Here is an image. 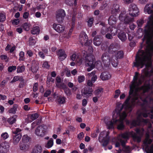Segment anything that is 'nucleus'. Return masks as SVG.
Instances as JSON below:
<instances>
[{
  "instance_id": "obj_38",
  "label": "nucleus",
  "mask_w": 153,
  "mask_h": 153,
  "mask_svg": "<svg viewBox=\"0 0 153 153\" xmlns=\"http://www.w3.org/2000/svg\"><path fill=\"white\" fill-rule=\"evenodd\" d=\"M136 86V85L134 82H132V85L130 87V91H129V95H131L134 93V89Z\"/></svg>"
},
{
  "instance_id": "obj_21",
  "label": "nucleus",
  "mask_w": 153,
  "mask_h": 153,
  "mask_svg": "<svg viewBox=\"0 0 153 153\" xmlns=\"http://www.w3.org/2000/svg\"><path fill=\"white\" fill-rule=\"evenodd\" d=\"M42 151V147L39 145H36L33 148L31 153H41Z\"/></svg>"
},
{
  "instance_id": "obj_33",
  "label": "nucleus",
  "mask_w": 153,
  "mask_h": 153,
  "mask_svg": "<svg viewBox=\"0 0 153 153\" xmlns=\"http://www.w3.org/2000/svg\"><path fill=\"white\" fill-rule=\"evenodd\" d=\"M39 67L36 64H32L31 65L30 69L32 72L33 74H36L38 70Z\"/></svg>"
},
{
  "instance_id": "obj_27",
  "label": "nucleus",
  "mask_w": 153,
  "mask_h": 153,
  "mask_svg": "<svg viewBox=\"0 0 153 153\" xmlns=\"http://www.w3.org/2000/svg\"><path fill=\"white\" fill-rule=\"evenodd\" d=\"M150 88V85L149 83L141 86L140 87V89L143 91L144 93H145L147 92Z\"/></svg>"
},
{
  "instance_id": "obj_15",
  "label": "nucleus",
  "mask_w": 153,
  "mask_h": 153,
  "mask_svg": "<svg viewBox=\"0 0 153 153\" xmlns=\"http://www.w3.org/2000/svg\"><path fill=\"white\" fill-rule=\"evenodd\" d=\"M9 146L6 142L0 144V153H5L8 150Z\"/></svg>"
},
{
  "instance_id": "obj_56",
  "label": "nucleus",
  "mask_w": 153,
  "mask_h": 153,
  "mask_svg": "<svg viewBox=\"0 0 153 153\" xmlns=\"http://www.w3.org/2000/svg\"><path fill=\"white\" fill-rule=\"evenodd\" d=\"M39 115L37 113H35L32 114L30 116V119L33 120H35L37 118H38Z\"/></svg>"
},
{
  "instance_id": "obj_36",
  "label": "nucleus",
  "mask_w": 153,
  "mask_h": 153,
  "mask_svg": "<svg viewBox=\"0 0 153 153\" xmlns=\"http://www.w3.org/2000/svg\"><path fill=\"white\" fill-rule=\"evenodd\" d=\"M25 70V67L24 65H19L17 67L16 72L17 73H23Z\"/></svg>"
},
{
  "instance_id": "obj_47",
  "label": "nucleus",
  "mask_w": 153,
  "mask_h": 153,
  "mask_svg": "<svg viewBox=\"0 0 153 153\" xmlns=\"http://www.w3.org/2000/svg\"><path fill=\"white\" fill-rule=\"evenodd\" d=\"M64 92L67 96H70L71 94V92L70 89L68 87L64 90Z\"/></svg>"
},
{
  "instance_id": "obj_49",
  "label": "nucleus",
  "mask_w": 153,
  "mask_h": 153,
  "mask_svg": "<svg viewBox=\"0 0 153 153\" xmlns=\"http://www.w3.org/2000/svg\"><path fill=\"white\" fill-rule=\"evenodd\" d=\"M125 127V126L123 122H121L117 126V128L119 130H123Z\"/></svg>"
},
{
  "instance_id": "obj_4",
  "label": "nucleus",
  "mask_w": 153,
  "mask_h": 153,
  "mask_svg": "<svg viewBox=\"0 0 153 153\" xmlns=\"http://www.w3.org/2000/svg\"><path fill=\"white\" fill-rule=\"evenodd\" d=\"M85 58L87 66L88 67L87 71L89 72L92 70L95 67L96 62L94 56L92 54H90L86 56Z\"/></svg>"
},
{
  "instance_id": "obj_37",
  "label": "nucleus",
  "mask_w": 153,
  "mask_h": 153,
  "mask_svg": "<svg viewBox=\"0 0 153 153\" xmlns=\"http://www.w3.org/2000/svg\"><path fill=\"white\" fill-rule=\"evenodd\" d=\"M20 147L21 150H27L29 148V146L26 143H23L20 144Z\"/></svg>"
},
{
  "instance_id": "obj_6",
  "label": "nucleus",
  "mask_w": 153,
  "mask_h": 153,
  "mask_svg": "<svg viewBox=\"0 0 153 153\" xmlns=\"http://www.w3.org/2000/svg\"><path fill=\"white\" fill-rule=\"evenodd\" d=\"M128 14L131 17H136L139 14V11L136 5L131 4L128 8Z\"/></svg>"
},
{
  "instance_id": "obj_16",
  "label": "nucleus",
  "mask_w": 153,
  "mask_h": 153,
  "mask_svg": "<svg viewBox=\"0 0 153 153\" xmlns=\"http://www.w3.org/2000/svg\"><path fill=\"white\" fill-rule=\"evenodd\" d=\"M53 27L56 31L59 33L63 32L65 28L64 26L56 23L53 24Z\"/></svg>"
},
{
  "instance_id": "obj_8",
  "label": "nucleus",
  "mask_w": 153,
  "mask_h": 153,
  "mask_svg": "<svg viewBox=\"0 0 153 153\" xmlns=\"http://www.w3.org/2000/svg\"><path fill=\"white\" fill-rule=\"evenodd\" d=\"M65 15V12L64 10L62 9L58 10L56 13V21L59 23H63Z\"/></svg>"
},
{
  "instance_id": "obj_48",
  "label": "nucleus",
  "mask_w": 153,
  "mask_h": 153,
  "mask_svg": "<svg viewBox=\"0 0 153 153\" xmlns=\"http://www.w3.org/2000/svg\"><path fill=\"white\" fill-rule=\"evenodd\" d=\"M85 79V77L83 75L79 76L78 77V81L79 83H81L84 82Z\"/></svg>"
},
{
  "instance_id": "obj_32",
  "label": "nucleus",
  "mask_w": 153,
  "mask_h": 153,
  "mask_svg": "<svg viewBox=\"0 0 153 153\" xmlns=\"http://www.w3.org/2000/svg\"><path fill=\"white\" fill-rule=\"evenodd\" d=\"M28 42L29 45L32 46L35 45L36 42V40L35 37H30L29 38Z\"/></svg>"
},
{
  "instance_id": "obj_42",
  "label": "nucleus",
  "mask_w": 153,
  "mask_h": 153,
  "mask_svg": "<svg viewBox=\"0 0 153 153\" xmlns=\"http://www.w3.org/2000/svg\"><path fill=\"white\" fill-rule=\"evenodd\" d=\"M56 85L57 88L64 90L68 87L64 83L61 84L56 83Z\"/></svg>"
},
{
  "instance_id": "obj_9",
  "label": "nucleus",
  "mask_w": 153,
  "mask_h": 153,
  "mask_svg": "<svg viewBox=\"0 0 153 153\" xmlns=\"http://www.w3.org/2000/svg\"><path fill=\"white\" fill-rule=\"evenodd\" d=\"M47 128L44 125L38 126L35 131V134L38 136L43 137L47 133Z\"/></svg>"
},
{
  "instance_id": "obj_18",
  "label": "nucleus",
  "mask_w": 153,
  "mask_h": 153,
  "mask_svg": "<svg viewBox=\"0 0 153 153\" xmlns=\"http://www.w3.org/2000/svg\"><path fill=\"white\" fill-rule=\"evenodd\" d=\"M87 36L86 34H83L82 36V37L80 38V41L82 43L85 42V45L86 46H90V43L88 41Z\"/></svg>"
},
{
  "instance_id": "obj_34",
  "label": "nucleus",
  "mask_w": 153,
  "mask_h": 153,
  "mask_svg": "<svg viewBox=\"0 0 153 153\" xmlns=\"http://www.w3.org/2000/svg\"><path fill=\"white\" fill-rule=\"evenodd\" d=\"M18 105L17 104H14L13 107L11 108L9 110L8 112L9 113L13 114H15L16 113L17 109L18 107Z\"/></svg>"
},
{
  "instance_id": "obj_43",
  "label": "nucleus",
  "mask_w": 153,
  "mask_h": 153,
  "mask_svg": "<svg viewBox=\"0 0 153 153\" xmlns=\"http://www.w3.org/2000/svg\"><path fill=\"white\" fill-rule=\"evenodd\" d=\"M30 24L28 23L25 22L22 25L23 29L26 31H28L30 29Z\"/></svg>"
},
{
  "instance_id": "obj_51",
  "label": "nucleus",
  "mask_w": 153,
  "mask_h": 153,
  "mask_svg": "<svg viewBox=\"0 0 153 153\" xmlns=\"http://www.w3.org/2000/svg\"><path fill=\"white\" fill-rule=\"evenodd\" d=\"M16 69V66H11L8 67V71L9 72L11 73L15 70Z\"/></svg>"
},
{
  "instance_id": "obj_31",
  "label": "nucleus",
  "mask_w": 153,
  "mask_h": 153,
  "mask_svg": "<svg viewBox=\"0 0 153 153\" xmlns=\"http://www.w3.org/2000/svg\"><path fill=\"white\" fill-rule=\"evenodd\" d=\"M40 31V28L39 26H36L34 27L31 30V33L33 34H38Z\"/></svg>"
},
{
  "instance_id": "obj_46",
  "label": "nucleus",
  "mask_w": 153,
  "mask_h": 153,
  "mask_svg": "<svg viewBox=\"0 0 153 153\" xmlns=\"http://www.w3.org/2000/svg\"><path fill=\"white\" fill-rule=\"evenodd\" d=\"M94 18L93 17L89 18L88 21V26L89 27H91L92 26L94 21Z\"/></svg>"
},
{
  "instance_id": "obj_45",
  "label": "nucleus",
  "mask_w": 153,
  "mask_h": 153,
  "mask_svg": "<svg viewBox=\"0 0 153 153\" xmlns=\"http://www.w3.org/2000/svg\"><path fill=\"white\" fill-rule=\"evenodd\" d=\"M19 61H23L25 59V53L23 51H21L19 54Z\"/></svg>"
},
{
  "instance_id": "obj_17",
  "label": "nucleus",
  "mask_w": 153,
  "mask_h": 153,
  "mask_svg": "<svg viewBox=\"0 0 153 153\" xmlns=\"http://www.w3.org/2000/svg\"><path fill=\"white\" fill-rule=\"evenodd\" d=\"M116 50L117 47L116 45L114 43H112L108 47V51L109 53L113 54Z\"/></svg>"
},
{
  "instance_id": "obj_30",
  "label": "nucleus",
  "mask_w": 153,
  "mask_h": 153,
  "mask_svg": "<svg viewBox=\"0 0 153 153\" xmlns=\"http://www.w3.org/2000/svg\"><path fill=\"white\" fill-rule=\"evenodd\" d=\"M117 121V120H116L115 121L114 120L113 121L111 120L110 121H109L107 123L106 122V124L108 127V128L109 129L114 128V123H116Z\"/></svg>"
},
{
  "instance_id": "obj_64",
  "label": "nucleus",
  "mask_w": 153,
  "mask_h": 153,
  "mask_svg": "<svg viewBox=\"0 0 153 153\" xmlns=\"http://www.w3.org/2000/svg\"><path fill=\"white\" fill-rule=\"evenodd\" d=\"M38 90V84L37 82L35 83L33 87V91L34 92Z\"/></svg>"
},
{
  "instance_id": "obj_40",
  "label": "nucleus",
  "mask_w": 153,
  "mask_h": 153,
  "mask_svg": "<svg viewBox=\"0 0 153 153\" xmlns=\"http://www.w3.org/2000/svg\"><path fill=\"white\" fill-rule=\"evenodd\" d=\"M135 131L136 133H135L137 134H138L140 137H141V136H142L143 134V132L144 131V130L143 128H142L141 129H140L139 128H137L135 129Z\"/></svg>"
},
{
  "instance_id": "obj_57",
  "label": "nucleus",
  "mask_w": 153,
  "mask_h": 153,
  "mask_svg": "<svg viewBox=\"0 0 153 153\" xmlns=\"http://www.w3.org/2000/svg\"><path fill=\"white\" fill-rule=\"evenodd\" d=\"M137 22L138 27H141L144 23V21L143 19H140L137 20Z\"/></svg>"
},
{
  "instance_id": "obj_22",
  "label": "nucleus",
  "mask_w": 153,
  "mask_h": 153,
  "mask_svg": "<svg viewBox=\"0 0 153 153\" xmlns=\"http://www.w3.org/2000/svg\"><path fill=\"white\" fill-rule=\"evenodd\" d=\"M120 11L119 6L118 4H113V7L111 10V13L113 14H116Z\"/></svg>"
},
{
  "instance_id": "obj_54",
  "label": "nucleus",
  "mask_w": 153,
  "mask_h": 153,
  "mask_svg": "<svg viewBox=\"0 0 153 153\" xmlns=\"http://www.w3.org/2000/svg\"><path fill=\"white\" fill-rule=\"evenodd\" d=\"M42 67L46 69H49L50 67L48 62L45 61L43 62L42 65Z\"/></svg>"
},
{
  "instance_id": "obj_2",
  "label": "nucleus",
  "mask_w": 153,
  "mask_h": 153,
  "mask_svg": "<svg viewBox=\"0 0 153 153\" xmlns=\"http://www.w3.org/2000/svg\"><path fill=\"white\" fill-rule=\"evenodd\" d=\"M144 35L142 39V42L140 43V49H142L144 46L143 43L146 39L151 36L153 37V20H150L147 22L144 30Z\"/></svg>"
},
{
  "instance_id": "obj_62",
  "label": "nucleus",
  "mask_w": 153,
  "mask_h": 153,
  "mask_svg": "<svg viewBox=\"0 0 153 153\" xmlns=\"http://www.w3.org/2000/svg\"><path fill=\"white\" fill-rule=\"evenodd\" d=\"M51 91L50 90H46L44 93V96L45 97H47L49 96L51 93Z\"/></svg>"
},
{
  "instance_id": "obj_35",
  "label": "nucleus",
  "mask_w": 153,
  "mask_h": 153,
  "mask_svg": "<svg viewBox=\"0 0 153 153\" xmlns=\"http://www.w3.org/2000/svg\"><path fill=\"white\" fill-rule=\"evenodd\" d=\"M16 116L13 115V116L8 118L7 120V122L10 124H12L15 123L16 120Z\"/></svg>"
},
{
  "instance_id": "obj_50",
  "label": "nucleus",
  "mask_w": 153,
  "mask_h": 153,
  "mask_svg": "<svg viewBox=\"0 0 153 153\" xmlns=\"http://www.w3.org/2000/svg\"><path fill=\"white\" fill-rule=\"evenodd\" d=\"M55 81L54 79L51 77H48L47 79V83L48 85H50L51 82L53 83Z\"/></svg>"
},
{
  "instance_id": "obj_10",
  "label": "nucleus",
  "mask_w": 153,
  "mask_h": 153,
  "mask_svg": "<svg viewBox=\"0 0 153 153\" xmlns=\"http://www.w3.org/2000/svg\"><path fill=\"white\" fill-rule=\"evenodd\" d=\"M111 57L107 53H104L101 56V59L104 66L106 67L109 66L111 63Z\"/></svg>"
},
{
  "instance_id": "obj_63",
  "label": "nucleus",
  "mask_w": 153,
  "mask_h": 153,
  "mask_svg": "<svg viewBox=\"0 0 153 153\" xmlns=\"http://www.w3.org/2000/svg\"><path fill=\"white\" fill-rule=\"evenodd\" d=\"M120 92V90L117 89L115 91V94L114 96V98H117L119 96Z\"/></svg>"
},
{
  "instance_id": "obj_3",
  "label": "nucleus",
  "mask_w": 153,
  "mask_h": 153,
  "mask_svg": "<svg viewBox=\"0 0 153 153\" xmlns=\"http://www.w3.org/2000/svg\"><path fill=\"white\" fill-rule=\"evenodd\" d=\"M126 13L125 11L121 12L119 16V19L121 21H124L126 24L130 23L129 27L131 30H134L136 26L134 24L131 23L134 20V18L130 17L127 15H126Z\"/></svg>"
},
{
  "instance_id": "obj_24",
  "label": "nucleus",
  "mask_w": 153,
  "mask_h": 153,
  "mask_svg": "<svg viewBox=\"0 0 153 153\" xmlns=\"http://www.w3.org/2000/svg\"><path fill=\"white\" fill-rule=\"evenodd\" d=\"M66 98L61 95L57 96V102L58 104H64L66 102Z\"/></svg>"
},
{
  "instance_id": "obj_58",
  "label": "nucleus",
  "mask_w": 153,
  "mask_h": 153,
  "mask_svg": "<svg viewBox=\"0 0 153 153\" xmlns=\"http://www.w3.org/2000/svg\"><path fill=\"white\" fill-rule=\"evenodd\" d=\"M144 71L143 73L146 77H149L151 76V74L150 72L148 70H146V69L143 70Z\"/></svg>"
},
{
  "instance_id": "obj_12",
  "label": "nucleus",
  "mask_w": 153,
  "mask_h": 153,
  "mask_svg": "<svg viewBox=\"0 0 153 153\" xmlns=\"http://www.w3.org/2000/svg\"><path fill=\"white\" fill-rule=\"evenodd\" d=\"M56 55L58 56L59 59L61 61H63L67 57V55L64 49H59L56 51Z\"/></svg>"
},
{
  "instance_id": "obj_19",
  "label": "nucleus",
  "mask_w": 153,
  "mask_h": 153,
  "mask_svg": "<svg viewBox=\"0 0 153 153\" xmlns=\"http://www.w3.org/2000/svg\"><path fill=\"white\" fill-rule=\"evenodd\" d=\"M102 42V39L100 38V36H97L93 39L94 44L97 46H99L101 44Z\"/></svg>"
},
{
  "instance_id": "obj_41",
  "label": "nucleus",
  "mask_w": 153,
  "mask_h": 153,
  "mask_svg": "<svg viewBox=\"0 0 153 153\" xmlns=\"http://www.w3.org/2000/svg\"><path fill=\"white\" fill-rule=\"evenodd\" d=\"M30 138L27 135H25L23 136L22 138V142L27 143L29 141Z\"/></svg>"
},
{
  "instance_id": "obj_26",
  "label": "nucleus",
  "mask_w": 153,
  "mask_h": 153,
  "mask_svg": "<svg viewBox=\"0 0 153 153\" xmlns=\"http://www.w3.org/2000/svg\"><path fill=\"white\" fill-rule=\"evenodd\" d=\"M124 52L122 51H117L114 55L115 57L118 59H120L124 57Z\"/></svg>"
},
{
  "instance_id": "obj_25",
  "label": "nucleus",
  "mask_w": 153,
  "mask_h": 153,
  "mask_svg": "<svg viewBox=\"0 0 153 153\" xmlns=\"http://www.w3.org/2000/svg\"><path fill=\"white\" fill-rule=\"evenodd\" d=\"M117 19L114 16H111L109 17L108 19V24L111 25L116 24L117 22Z\"/></svg>"
},
{
  "instance_id": "obj_52",
  "label": "nucleus",
  "mask_w": 153,
  "mask_h": 153,
  "mask_svg": "<svg viewBox=\"0 0 153 153\" xmlns=\"http://www.w3.org/2000/svg\"><path fill=\"white\" fill-rule=\"evenodd\" d=\"M139 74L137 72H135V74L134 76L133 79V81L134 82H134L135 83V85L137 83V80L138 79V76Z\"/></svg>"
},
{
  "instance_id": "obj_59",
  "label": "nucleus",
  "mask_w": 153,
  "mask_h": 153,
  "mask_svg": "<svg viewBox=\"0 0 153 153\" xmlns=\"http://www.w3.org/2000/svg\"><path fill=\"white\" fill-rule=\"evenodd\" d=\"M107 134V131H105L101 132L99 136V139H100L101 137H103L104 139L105 138V134Z\"/></svg>"
},
{
  "instance_id": "obj_28",
  "label": "nucleus",
  "mask_w": 153,
  "mask_h": 153,
  "mask_svg": "<svg viewBox=\"0 0 153 153\" xmlns=\"http://www.w3.org/2000/svg\"><path fill=\"white\" fill-rule=\"evenodd\" d=\"M149 134L147 135L146 137L143 141V144L146 146H148L149 144H151L152 142V139L149 138Z\"/></svg>"
},
{
  "instance_id": "obj_14",
  "label": "nucleus",
  "mask_w": 153,
  "mask_h": 153,
  "mask_svg": "<svg viewBox=\"0 0 153 153\" xmlns=\"http://www.w3.org/2000/svg\"><path fill=\"white\" fill-rule=\"evenodd\" d=\"M93 90L92 87H86L84 89L83 94L84 95H86L87 97H89L92 94V92Z\"/></svg>"
},
{
  "instance_id": "obj_53",
  "label": "nucleus",
  "mask_w": 153,
  "mask_h": 153,
  "mask_svg": "<svg viewBox=\"0 0 153 153\" xmlns=\"http://www.w3.org/2000/svg\"><path fill=\"white\" fill-rule=\"evenodd\" d=\"M53 140L52 138H51L48 141L47 143V148H51L53 146Z\"/></svg>"
},
{
  "instance_id": "obj_44",
  "label": "nucleus",
  "mask_w": 153,
  "mask_h": 153,
  "mask_svg": "<svg viewBox=\"0 0 153 153\" xmlns=\"http://www.w3.org/2000/svg\"><path fill=\"white\" fill-rule=\"evenodd\" d=\"M131 100L132 107L134 105L136 101H137L138 102H139V97L137 96H135L133 98H132Z\"/></svg>"
},
{
  "instance_id": "obj_29",
  "label": "nucleus",
  "mask_w": 153,
  "mask_h": 153,
  "mask_svg": "<svg viewBox=\"0 0 153 153\" xmlns=\"http://www.w3.org/2000/svg\"><path fill=\"white\" fill-rule=\"evenodd\" d=\"M114 56L112 55L111 57V62L112 65V66L114 67H117V65L118 64V59L114 57V59H113Z\"/></svg>"
},
{
  "instance_id": "obj_23",
  "label": "nucleus",
  "mask_w": 153,
  "mask_h": 153,
  "mask_svg": "<svg viewBox=\"0 0 153 153\" xmlns=\"http://www.w3.org/2000/svg\"><path fill=\"white\" fill-rule=\"evenodd\" d=\"M111 77L110 74L107 72L102 73L100 76L101 79L103 80H107L109 79Z\"/></svg>"
},
{
  "instance_id": "obj_39",
  "label": "nucleus",
  "mask_w": 153,
  "mask_h": 153,
  "mask_svg": "<svg viewBox=\"0 0 153 153\" xmlns=\"http://www.w3.org/2000/svg\"><path fill=\"white\" fill-rule=\"evenodd\" d=\"M140 122V120L139 119H137V120H133L131 122V125L133 126H136L137 125H139Z\"/></svg>"
},
{
  "instance_id": "obj_5",
  "label": "nucleus",
  "mask_w": 153,
  "mask_h": 153,
  "mask_svg": "<svg viewBox=\"0 0 153 153\" xmlns=\"http://www.w3.org/2000/svg\"><path fill=\"white\" fill-rule=\"evenodd\" d=\"M129 136H131L134 140H137V142L139 143L141 141V137L138 136L134 131H131L129 132H126L122 134L121 137L124 139H128Z\"/></svg>"
},
{
  "instance_id": "obj_7",
  "label": "nucleus",
  "mask_w": 153,
  "mask_h": 153,
  "mask_svg": "<svg viewBox=\"0 0 153 153\" xmlns=\"http://www.w3.org/2000/svg\"><path fill=\"white\" fill-rule=\"evenodd\" d=\"M21 130L17 128L15 130H13L12 133L13 136V143L16 144L18 143L22 137V134L20 133Z\"/></svg>"
},
{
  "instance_id": "obj_61",
  "label": "nucleus",
  "mask_w": 153,
  "mask_h": 153,
  "mask_svg": "<svg viewBox=\"0 0 153 153\" xmlns=\"http://www.w3.org/2000/svg\"><path fill=\"white\" fill-rule=\"evenodd\" d=\"M120 118L124 119L127 116V114L126 111H124L122 113H120Z\"/></svg>"
},
{
  "instance_id": "obj_60",
  "label": "nucleus",
  "mask_w": 153,
  "mask_h": 153,
  "mask_svg": "<svg viewBox=\"0 0 153 153\" xmlns=\"http://www.w3.org/2000/svg\"><path fill=\"white\" fill-rule=\"evenodd\" d=\"M6 19L5 15L3 13H0V22H3Z\"/></svg>"
},
{
  "instance_id": "obj_13",
  "label": "nucleus",
  "mask_w": 153,
  "mask_h": 153,
  "mask_svg": "<svg viewBox=\"0 0 153 153\" xmlns=\"http://www.w3.org/2000/svg\"><path fill=\"white\" fill-rule=\"evenodd\" d=\"M131 97L129 95L128 96L125 101L123 105H122L120 109V111L123 109V106L125 107L126 109L129 110L130 111H131L132 110V104L129 102Z\"/></svg>"
},
{
  "instance_id": "obj_11",
  "label": "nucleus",
  "mask_w": 153,
  "mask_h": 153,
  "mask_svg": "<svg viewBox=\"0 0 153 153\" xmlns=\"http://www.w3.org/2000/svg\"><path fill=\"white\" fill-rule=\"evenodd\" d=\"M144 11L148 14L153 13V4H147L145 6ZM149 21L150 20H153V15H151L149 18Z\"/></svg>"
},
{
  "instance_id": "obj_20",
  "label": "nucleus",
  "mask_w": 153,
  "mask_h": 153,
  "mask_svg": "<svg viewBox=\"0 0 153 153\" xmlns=\"http://www.w3.org/2000/svg\"><path fill=\"white\" fill-rule=\"evenodd\" d=\"M117 36L122 42H124L127 39L126 33L123 32H120L118 33Z\"/></svg>"
},
{
  "instance_id": "obj_55",
  "label": "nucleus",
  "mask_w": 153,
  "mask_h": 153,
  "mask_svg": "<svg viewBox=\"0 0 153 153\" xmlns=\"http://www.w3.org/2000/svg\"><path fill=\"white\" fill-rule=\"evenodd\" d=\"M9 135L7 132L3 133L1 134V137L4 140H5L8 138Z\"/></svg>"
},
{
  "instance_id": "obj_1",
  "label": "nucleus",
  "mask_w": 153,
  "mask_h": 153,
  "mask_svg": "<svg viewBox=\"0 0 153 153\" xmlns=\"http://www.w3.org/2000/svg\"><path fill=\"white\" fill-rule=\"evenodd\" d=\"M146 43L147 45L146 51L140 49L138 51L135 58V62H134V66L142 68L146 65V62L149 60L151 55L150 50H153V42L147 39Z\"/></svg>"
}]
</instances>
